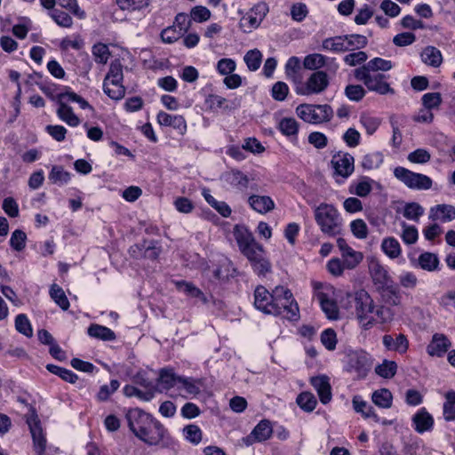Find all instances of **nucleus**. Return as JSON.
I'll list each match as a JSON object with an SVG mask.
<instances>
[{
  "label": "nucleus",
  "instance_id": "1",
  "mask_svg": "<svg viewBox=\"0 0 455 455\" xmlns=\"http://www.w3.org/2000/svg\"><path fill=\"white\" fill-rule=\"evenodd\" d=\"M254 305L267 315H283L289 320L299 318V307L292 293L283 286H276L272 293L265 287L258 286L254 291Z\"/></svg>",
  "mask_w": 455,
  "mask_h": 455
},
{
  "label": "nucleus",
  "instance_id": "2",
  "mask_svg": "<svg viewBox=\"0 0 455 455\" xmlns=\"http://www.w3.org/2000/svg\"><path fill=\"white\" fill-rule=\"evenodd\" d=\"M235 235L241 252L249 260L253 271L259 276L270 272L271 263L263 246L256 242L253 235L246 229H238Z\"/></svg>",
  "mask_w": 455,
  "mask_h": 455
},
{
  "label": "nucleus",
  "instance_id": "3",
  "mask_svg": "<svg viewBox=\"0 0 455 455\" xmlns=\"http://www.w3.org/2000/svg\"><path fill=\"white\" fill-rule=\"evenodd\" d=\"M314 217L320 230L328 236H336L341 234L343 228L342 218L338 210L329 204H321L315 207Z\"/></svg>",
  "mask_w": 455,
  "mask_h": 455
},
{
  "label": "nucleus",
  "instance_id": "4",
  "mask_svg": "<svg viewBox=\"0 0 455 455\" xmlns=\"http://www.w3.org/2000/svg\"><path fill=\"white\" fill-rule=\"evenodd\" d=\"M296 114L303 121L317 124L330 121L333 116V110L327 104H300L296 108Z\"/></svg>",
  "mask_w": 455,
  "mask_h": 455
},
{
  "label": "nucleus",
  "instance_id": "5",
  "mask_svg": "<svg viewBox=\"0 0 455 455\" xmlns=\"http://www.w3.org/2000/svg\"><path fill=\"white\" fill-rule=\"evenodd\" d=\"M394 176L407 188L413 190H427L433 185V180L430 177L414 172L402 166L394 169Z\"/></svg>",
  "mask_w": 455,
  "mask_h": 455
},
{
  "label": "nucleus",
  "instance_id": "6",
  "mask_svg": "<svg viewBox=\"0 0 455 455\" xmlns=\"http://www.w3.org/2000/svg\"><path fill=\"white\" fill-rule=\"evenodd\" d=\"M354 75L358 81H362L364 84L369 91L381 95L395 93V90L385 81L386 76L383 74L355 69Z\"/></svg>",
  "mask_w": 455,
  "mask_h": 455
},
{
  "label": "nucleus",
  "instance_id": "7",
  "mask_svg": "<svg viewBox=\"0 0 455 455\" xmlns=\"http://www.w3.org/2000/svg\"><path fill=\"white\" fill-rule=\"evenodd\" d=\"M372 360L364 351H355L347 355L345 370L355 375L357 379H363L370 371Z\"/></svg>",
  "mask_w": 455,
  "mask_h": 455
},
{
  "label": "nucleus",
  "instance_id": "8",
  "mask_svg": "<svg viewBox=\"0 0 455 455\" xmlns=\"http://www.w3.org/2000/svg\"><path fill=\"white\" fill-rule=\"evenodd\" d=\"M126 419L130 430L137 437L140 434H145V428L152 423L154 418L140 409H132L126 413Z\"/></svg>",
  "mask_w": 455,
  "mask_h": 455
},
{
  "label": "nucleus",
  "instance_id": "9",
  "mask_svg": "<svg viewBox=\"0 0 455 455\" xmlns=\"http://www.w3.org/2000/svg\"><path fill=\"white\" fill-rule=\"evenodd\" d=\"M303 66L306 69L320 71L325 68L328 72L335 74L339 65L334 58H330L321 53L308 54L304 58Z\"/></svg>",
  "mask_w": 455,
  "mask_h": 455
},
{
  "label": "nucleus",
  "instance_id": "10",
  "mask_svg": "<svg viewBox=\"0 0 455 455\" xmlns=\"http://www.w3.org/2000/svg\"><path fill=\"white\" fill-rule=\"evenodd\" d=\"M355 307L356 315L358 318H360L361 322L364 320L366 321L365 323H363V324L364 326L371 325L374 319L373 317H370L369 315L373 313L374 306L372 299L366 291H361L356 293Z\"/></svg>",
  "mask_w": 455,
  "mask_h": 455
},
{
  "label": "nucleus",
  "instance_id": "11",
  "mask_svg": "<svg viewBox=\"0 0 455 455\" xmlns=\"http://www.w3.org/2000/svg\"><path fill=\"white\" fill-rule=\"evenodd\" d=\"M328 85L329 79L326 72L315 71L307 78L299 93L303 95L319 94L324 92Z\"/></svg>",
  "mask_w": 455,
  "mask_h": 455
},
{
  "label": "nucleus",
  "instance_id": "12",
  "mask_svg": "<svg viewBox=\"0 0 455 455\" xmlns=\"http://www.w3.org/2000/svg\"><path fill=\"white\" fill-rule=\"evenodd\" d=\"M144 432V435L140 434L137 437L148 445L159 444L167 434L164 427L156 419L152 420L151 424H148Z\"/></svg>",
  "mask_w": 455,
  "mask_h": 455
},
{
  "label": "nucleus",
  "instance_id": "13",
  "mask_svg": "<svg viewBox=\"0 0 455 455\" xmlns=\"http://www.w3.org/2000/svg\"><path fill=\"white\" fill-rule=\"evenodd\" d=\"M337 245L341 251V260L347 269H354L363 260V256L360 251L352 249L345 239L339 237L337 240Z\"/></svg>",
  "mask_w": 455,
  "mask_h": 455
},
{
  "label": "nucleus",
  "instance_id": "14",
  "mask_svg": "<svg viewBox=\"0 0 455 455\" xmlns=\"http://www.w3.org/2000/svg\"><path fill=\"white\" fill-rule=\"evenodd\" d=\"M354 157L350 154H338L332 156L331 165L335 174L346 179L354 172Z\"/></svg>",
  "mask_w": 455,
  "mask_h": 455
},
{
  "label": "nucleus",
  "instance_id": "15",
  "mask_svg": "<svg viewBox=\"0 0 455 455\" xmlns=\"http://www.w3.org/2000/svg\"><path fill=\"white\" fill-rule=\"evenodd\" d=\"M28 424L33 439V450L36 455L46 454L47 440L40 427V423L36 419H28Z\"/></svg>",
  "mask_w": 455,
  "mask_h": 455
},
{
  "label": "nucleus",
  "instance_id": "16",
  "mask_svg": "<svg viewBox=\"0 0 455 455\" xmlns=\"http://www.w3.org/2000/svg\"><path fill=\"white\" fill-rule=\"evenodd\" d=\"M272 433L273 429L270 421L264 419L257 424L251 435L243 438V441L246 445H251L254 442H263L267 440L271 436Z\"/></svg>",
  "mask_w": 455,
  "mask_h": 455
},
{
  "label": "nucleus",
  "instance_id": "17",
  "mask_svg": "<svg viewBox=\"0 0 455 455\" xmlns=\"http://www.w3.org/2000/svg\"><path fill=\"white\" fill-rule=\"evenodd\" d=\"M311 385L316 390L320 401L326 404L331 400V387L329 382V378L325 375L316 376L311 378Z\"/></svg>",
  "mask_w": 455,
  "mask_h": 455
},
{
  "label": "nucleus",
  "instance_id": "18",
  "mask_svg": "<svg viewBox=\"0 0 455 455\" xmlns=\"http://www.w3.org/2000/svg\"><path fill=\"white\" fill-rule=\"evenodd\" d=\"M428 218L434 221L450 222L455 220V207L451 204H437L429 210Z\"/></svg>",
  "mask_w": 455,
  "mask_h": 455
},
{
  "label": "nucleus",
  "instance_id": "19",
  "mask_svg": "<svg viewBox=\"0 0 455 455\" xmlns=\"http://www.w3.org/2000/svg\"><path fill=\"white\" fill-rule=\"evenodd\" d=\"M157 122L163 126H171L183 134L187 130L185 118L180 115H171L164 111H160L157 115Z\"/></svg>",
  "mask_w": 455,
  "mask_h": 455
},
{
  "label": "nucleus",
  "instance_id": "20",
  "mask_svg": "<svg viewBox=\"0 0 455 455\" xmlns=\"http://www.w3.org/2000/svg\"><path fill=\"white\" fill-rule=\"evenodd\" d=\"M249 205L257 212L264 214L275 208V203L270 196L252 195L248 198Z\"/></svg>",
  "mask_w": 455,
  "mask_h": 455
},
{
  "label": "nucleus",
  "instance_id": "21",
  "mask_svg": "<svg viewBox=\"0 0 455 455\" xmlns=\"http://www.w3.org/2000/svg\"><path fill=\"white\" fill-rule=\"evenodd\" d=\"M451 347V342L443 334H435L430 344L427 346V353L430 355L442 356Z\"/></svg>",
  "mask_w": 455,
  "mask_h": 455
},
{
  "label": "nucleus",
  "instance_id": "22",
  "mask_svg": "<svg viewBox=\"0 0 455 455\" xmlns=\"http://www.w3.org/2000/svg\"><path fill=\"white\" fill-rule=\"evenodd\" d=\"M373 186H379V183L369 177H362L350 185L349 192L357 196L365 197L371 192Z\"/></svg>",
  "mask_w": 455,
  "mask_h": 455
},
{
  "label": "nucleus",
  "instance_id": "23",
  "mask_svg": "<svg viewBox=\"0 0 455 455\" xmlns=\"http://www.w3.org/2000/svg\"><path fill=\"white\" fill-rule=\"evenodd\" d=\"M316 296L321 308L326 316L331 320L338 319L339 307L336 301L332 299H330L329 296L324 292H318Z\"/></svg>",
  "mask_w": 455,
  "mask_h": 455
},
{
  "label": "nucleus",
  "instance_id": "24",
  "mask_svg": "<svg viewBox=\"0 0 455 455\" xmlns=\"http://www.w3.org/2000/svg\"><path fill=\"white\" fill-rule=\"evenodd\" d=\"M412 420L415 430L420 434L431 430L434 425L433 417L425 409H420L413 416Z\"/></svg>",
  "mask_w": 455,
  "mask_h": 455
},
{
  "label": "nucleus",
  "instance_id": "25",
  "mask_svg": "<svg viewBox=\"0 0 455 455\" xmlns=\"http://www.w3.org/2000/svg\"><path fill=\"white\" fill-rule=\"evenodd\" d=\"M383 345L389 350L396 351L403 354L407 351L409 342L403 334H398L395 339L391 335H385L383 337Z\"/></svg>",
  "mask_w": 455,
  "mask_h": 455
},
{
  "label": "nucleus",
  "instance_id": "26",
  "mask_svg": "<svg viewBox=\"0 0 455 455\" xmlns=\"http://www.w3.org/2000/svg\"><path fill=\"white\" fill-rule=\"evenodd\" d=\"M235 268L233 267L232 262L227 258L221 259L213 270L214 277L221 282L228 281L230 277L235 275Z\"/></svg>",
  "mask_w": 455,
  "mask_h": 455
},
{
  "label": "nucleus",
  "instance_id": "27",
  "mask_svg": "<svg viewBox=\"0 0 455 455\" xmlns=\"http://www.w3.org/2000/svg\"><path fill=\"white\" fill-rule=\"evenodd\" d=\"M180 376H177L172 370L162 369L157 378L161 390H169L173 387H179Z\"/></svg>",
  "mask_w": 455,
  "mask_h": 455
},
{
  "label": "nucleus",
  "instance_id": "28",
  "mask_svg": "<svg viewBox=\"0 0 455 455\" xmlns=\"http://www.w3.org/2000/svg\"><path fill=\"white\" fill-rule=\"evenodd\" d=\"M420 57L425 64L434 68H438L443 62L442 52L435 46H427L424 48Z\"/></svg>",
  "mask_w": 455,
  "mask_h": 455
},
{
  "label": "nucleus",
  "instance_id": "29",
  "mask_svg": "<svg viewBox=\"0 0 455 455\" xmlns=\"http://www.w3.org/2000/svg\"><path fill=\"white\" fill-rule=\"evenodd\" d=\"M57 116L60 119L72 127L80 124V119L75 115L73 109L65 101L58 102Z\"/></svg>",
  "mask_w": 455,
  "mask_h": 455
},
{
  "label": "nucleus",
  "instance_id": "30",
  "mask_svg": "<svg viewBox=\"0 0 455 455\" xmlns=\"http://www.w3.org/2000/svg\"><path fill=\"white\" fill-rule=\"evenodd\" d=\"M87 333L92 338L104 341L116 339V334L111 329L97 323L91 324L87 330Z\"/></svg>",
  "mask_w": 455,
  "mask_h": 455
},
{
  "label": "nucleus",
  "instance_id": "31",
  "mask_svg": "<svg viewBox=\"0 0 455 455\" xmlns=\"http://www.w3.org/2000/svg\"><path fill=\"white\" fill-rule=\"evenodd\" d=\"M177 288L180 291L184 292L188 296L191 298H196L204 304L208 303L207 296L197 287H196L193 283H188L186 281H180L176 283Z\"/></svg>",
  "mask_w": 455,
  "mask_h": 455
},
{
  "label": "nucleus",
  "instance_id": "32",
  "mask_svg": "<svg viewBox=\"0 0 455 455\" xmlns=\"http://www.w3.org/2000/svg\"><path fill=\"white\" fill-rule=\"evenodd\" d=\"M277 128L284 136L296 138L299 124L293 117H283L278 121Z\"/></svg>",
  "mask_w": 455,
  "mask_h": 455
},
{
  "label": "nucleus",
  "instance_id": "33",
  "mask_svg": "<svg viewBox=\"0 0 455 455\" xmlns=\"http://www.w3.org/2000/svg\"><path fill=\"white\" fill-rule=\"evenodd\" d=\"M372 280L378 288H384L389 282L387 271L379 263H372L370 267Z\"/></svg>",
  "mask_w": 455,
  "mask_h": 455
},
{
  "label": "nucleus",
  "instance_id": "34",
  "mask_svg": "<svg viewBox=\"0 0 455 455\" xmlns=\"http://www.w3.org/2000/svg\"><path fill=\"white\" fill-rule=\"evenodd\" d=\"M322 49L324 51L340 53L347 51L344 36L326 38L322 43Z\"/></svg>",
  "mask_w": 455,
  "mask_h": 455
},
{
  "label": "nucleus",
  "instance_id": "35",
  "mask_svg": "<svg viewBox=\"0 0 455 455\" xmlns=\"http://www.w3.org/2000/svg\"><path fill=\"white\" fill-rule=\"evenodd\" d=\"M393 68V64L390 60L382 58H373L363 67L357 69L365 70L371 73H377L378 71H388Z\"/></svg>",
  "mask_w": 455,
  "mask_h": 455
},
{
  "label": "nucleus",
  "instance_id": "36",
  "mask_svg": "<svg viewBox=\"0 0 455 455\" xmlns=\"http://www.w3.org/2000/svg\"><path fill=\"white\" fill-rule=\"evenodd\" d=\"M419 267L426 271L433 272L438 269L439 259L432 252H424L419 256Z\"/></svg>",
  "mask_w": 455,
  "mask_h": 455
},
{
  "label": "nucleus",
  "instance_id": "37",
  "mask_svg": "<svg viewBox=\"0 0 455 455\" xmlns=\"http://www.w3.org/2000/svg\"><path fill=\"white\" fill-rule=\"evenodd\" d=\"M136 250L141 251L143 257L150 259H155L160 253V248L156 246V243L153 241L149 243H144L141 245H134L131 247V251L135 253Z\"/></svg>",
  "mask_w": 455,
  "mask_h": 455
},
{
  "label": "nucleus",
  "instance_id": "38",
  "mask_svg": "<svg viewBox=\"0 0 455 455\" xmlns=\"http://www.w3.org/2000/svg\"><path fill=\"white\" fill-rule=\"evenodd\" d=\"M205 201L213 207L221 216L227 218L231 214L230 207L225 202L217 201L207 189L203 190Z\"/></svg>",
  "mask_w": 455,
  "mask_h": 455
},
{
  "label": "nucleus",
  "instance_id": "39",
  "mask_svg": "<svg viewBox=\"0 0 455 455\" xmlns=\"http://www.w3.org/2000/svg\"><path fill=\"white\" fill-rule=\"evenodd\" d=\"M381 249L391 259L398 258L402 251L399 242L394 237L385 238L382 241Z\"/></svg>",
  "mask_w": 455,
  "mask_h": 455
},
{
  "label": "nucleus",
  "instance_id": "40",
  "mask_svg": "<svg viewBox=\"0 0 455 455\" xmlns=\"http://www.w3.org/2000/svg\"><path fill=\"white\" fill-rule=\"evenodd\" d=\"M392 394L387 388L376 390L372 394V402L380 408H390L392 406Z\"/></svg>",
  "mask_w": 455,
  "mask_h": 455
},
{
  "label": "nucleus",
  "instance_id": "41",
  "mask_svg": "<svg viewBox=\"0 0 455 455\" xmlns=\"http://www.w3.org/2000/svg\"><path fill=\"white\" fill-rule=\"evenodd\" d=\"M104 92L112 100H121L125 94V89L122 83L103 82Z\"/></svg>",
  "mask_w": 455,
  "mask_h": 455
},
{
  "label": "nucleus",
  "instance_id": "42",
  "mask_svg": "<svg viewBox=\"0 0 455 455\" xmlns=\"http://www.w3.org/2000/svg\"><path fill=\"white\" fill-rule=\"evenodd\" d=\"M353 407L356 412L362 413L365 418H372L375 421H379V418L375 413L374 409L360 397H354Z\"/></svg>",
  "mask_w": 455,
  "mask_h": 455
},
{
  "label": "nucleus",
  "instance_id": "43",
  "mask_svg": "<svg viewBox=\"0 0 455 455\" xmlns=\"http://www.w3.org/2000/svg\"><path fill=\"white\" fill-rule=\"evenodd\" d=\"M51 298L54 302L63 310H67L69 307V301L63 291L57 284H52L50 290Z\"/></svg>",
  "mask_w": 455,
  "mask_h": 455
},
{
  "label": "nucleus",
  "instance_id": "44",
  "mask_svg": "<svg viewBox=\"0 0 455 455\" xmlns=\"http://www.w3.org/2000/svg\"><path fill=\"white\" fill-rule=\"evenodd\" d=\"M46 369L52 374H55L60 377L63 380L68 381L69 383H76L78 377L72 371L68 370L66 368H62L54 364H47Z\"/></svg>",
  "mask_w": 455,
  "mask_h": 455
},
{
  "label": "nucleus",
  "instance_id": "45",
  "mask_svg": "<svg viewBox=\"0 0 455 455\" xmlns=\"http://www.w3.org/2000/svg\"><path fill=\"white\" fill-rule=\"evenodd\" d=\"M424 214V208L418 203H407L404 205L403 215L410 220L418 221Z\"/></svg>",
  "mask_w": 455,
  "mask_h": 455
},
{
  "label": "nucleus",
  "instance_id": "46",
  "mask_svg": "<svg viewBox=\"0 0 455 455\" xmlns=\"http://www.w3.org/2000/svg\"><path fill=\"white\" fill-rule=\"evenodd\" d=\"M228 181L239 189H244L249 186L248 177L237 170H232L228 173Z\"/></svg>",
  "mask_w": 455,
  "mask_h": 455
},
{
  "label": "nucleus",
  "instance_id": "47",
  "mask_svg": "<svg viewBox=\"0 0 455 455\" xmlns=\"http://www.w3.org/2000/svg\"><path fill=\"white\" fill-rule=\"evenodd\" d=\"M133 382L136 385L142 387L144 389H152V391L157 392V386L154 383L152 379L148 377V372L146 371H138L133 379Z\"/></svg>",
  "mask_w": 455,
  "mask_h": 455
},
{
  "label": "nucleus",
  "instance_id": "48",
  "mask_svg": "<svg viewBox=\"0 0 455 455\" xmlns=\"http://www.w3.org/2000/svg\"><path fill=\"white\" fill-rule=\"evenodd\" d=\"M49 180L60 186L67 184L70 180V173L60 166H53L49 173Z\"/></svg>",
  "mask_w": 455,
  "mask_h": 455
},
{
  "label": "nucleus",
  "instance_id": "49",
  "mask_svg": "<svg viewBox=\"0 0 455 455\" xmlns=\"http://www.w3.org/2000/svg\"><path fill=\"white\" fill-rule=\"evenodd\" d=\"M344 39L347 51L363 48L368 43L366 36L358 34L344 36Z\"/></svg>",
  "mask_w": 455,
  "mask_h": 455
},
{
  "label": "nucleus",
  "instance_id": "50",
  "mask_svg": "<svg viewBox=\"0 0 455 455\" xmlns=\"http://www.w3.org/2000/svg\"><path fill=\"white\" fill-rule=\"evenodd\" d=\"M116 3L121 10L128 12L141 10L148 5V0H116Z\"/></svg>",
  "mask_w": 455,
  "mask_h": 455
},
{
  "label": "nucleus",
  "instance_id": "51",
  "mask_svg": "<svg viewBox=\"0 0 455 455\" xmlns=\"http://www.w3.org/2000/svg\"><path fill=\"white\" fill-rule=\"evenodd\" d=\"M248 68L251 71H256L259 69L261 64L262 54L257 50H250L243 58Z\"/></svg>",
  "mask_w": 455,
  "mask_h": 455
},
{
  "label": "nucleus",
  "instance_id": "52",
  "mask_svg": "<svg viewBox=\"0 0 455 455\" xmlns=\"http://www.w3.org/2000/svg\"><path fill=\"white\" fill-rule=\"evenodd\" d=\"M397 365L393 361L385 360L375 368V372L382 378L390 379L395 376Z\"/></svg>",
  "mask_w": 455,
  "mask_h": 455
},
{
  "label": "nucleus",
  "instance_id": "53",
  "mask_svg": "<svg viewBox=\"0 0 455 455\" xmlns=\"http://www.w3.org/2000/svg\"><path fill=\"white\" fill-rule=\"evenodd\" d=\"M298 405L306 411H312L316 405V399L311 393L305 392L297 397Z\"/></svg>",
  "mask_w": 455,
  "mask_h": 455
},
{
  "label": "nucleus",
  "instance_id": "54",
  "mask_svg": "<svg viewBox=\"0 0 455 455\" xmlns=\"http://www.w3.org/2000/svg\"><path fill=\"white\" fill-rule=\"evenodd\" d=\"M178 389H184L188 395H196L200 393L199 382L191 378L181 377Z\"/></svg>",
  "mask_w": 455,
  "mask_h": 455
},
{
  "label": "nucleus",
  "instance_id": "55",
  "mask_svg": "<svg viewBox=\"0 0 455 455\" xmlns=\"http://www.w3.org/2000/svg\"><path fill=\"white\" fill-rule=\"evenodd\" d=\"M383 162V156L379 153H371L363 156L362 161V166L366 170L377 169L380 166Z\"/></svg>",
  "mask_w": 455,
  "mask_h": 455
},
{
  "label": "nucleus",
  "instance_id": "56",
  "mask_svg": "<svg viewBox=\"0 0 455 455\" xmlns=\"http://www.w3.org/2000/svg\"><path fill=\"white\" fill-rule=\"evenodd\" d=\"M15 327L19 332L27 337H31L33 335L30 322L27 315L24 314H20L16 316Z\"/></svg>",
  "mask_w": 455,
  "mask_h": 455
},
{
  "label": "nucleus",
  "instance_id": "57",
  "mask_svg": "<svg viewBox=\"0 0 455 455\" xmlns=\"http://www.w3.org/2000/svg\"><path fill=\"white\" fill-rule=\"evenodd\" d=\"M443 416L448 421L455 419V392L446 395V402L443 404Z\"/></svg>",
  "mask_w": 455,
  "mask_h": 455
},
{
  "label": "nucleus",
  "instance_id": "58",
  "mask_svg": "<svg viewBox=\"0 0 455 455\" xmlns=\"http://www.w3.org/2000/svg\"><path fill=\"white\" fill-rule=\"evenodd\" d=\"M124 78L123 68L119 62H113L109 67V71L106 76L104 82L122 83Z\"/></svg>",
  "mask_w": 455,
  "mask_h": 455
},
{
  "label": "nucleus",
  "instance_id": "59",
  "mask_svg": "<svg viewBox=\"0 0 455 455\" xmlns=\"http://www.w3.org/2000/svg\"><path fill=\"white\" fill-rule=\"evenodd\" d=\"M92 54L96 62L106 64L108 60L110 52L106 44L99 43L93 45Z\"/></svg>",
  "mask_w": 455,
  "mask_h": 455
},
{
  "label": "nucleus",
  "instance_id": "60",
  "mask_svg": "<svg viewBox=\"0 0 455 455\" xmlns=\"http://www.w3.org/2000/svg\"><path fill=\"white\" fill-rule=\"evenodd\" d=\"M184 34L178 29L176 25L170 26L161 32L163 42L172 44L180 39Z\"/></svg>",
  "mask_w": 455,
  "mask_h": 455
},
{
  "label": "nucleus",
  "instance_id": "61",
  "mask_svg": "<svg viewBox=\"0 0 455 455\" xmlns=\"http://www.w3.org/2000/svg\"><path fill=\"white\" fill-rule=\"evenodd\" d=\"M407 159L413 164H426L430 161L431 155L430 153L425 149V148H418L412 152H411Z\"/></svg>",
  "mask_w": 455,
  "mask_h": 455
},
{
  "label": "nucleus",
  "instance_id": "62",
  "mask_svg": "<svg viewBox=\"0 0 455 455\" xmlns=\"http://www.w3.org/2000/svg\"><path fill=\"white\" fill-rule=\"evenodd\" d=\"M185 438L193 444H198L202 440V431L196 425H188L183 428Z\"/></svg>",
  "mask_w": 455,
  "mask_h": 455
},
{
  "label": "nucleus",
  "instance_id": "63",
  "mask_svg": "<svg viewBox=\"0 0 455 455\" xmlns=\"http://www.w3.org/2000/svg\"><path fill=\"white\" fill-rule=\"evenodd\" d=\"M360 122L362 125L365 128L366 132L369 135H371L377 131L381 121L379 117L363 115L360 118Z\"/></svg>",
  "mask_w": 455,
  "mask_h": 455
},
{
  "label": "nucleus",
  "instance_id": "64",
  "mask_svg": "<svg viewBox=\"0 0 455 455\" xmlns=\"http://www.w3.org/2000/svg\"><path fill=\"white\" fill-rule=\"evenodd\" d=\"M26 240H27L26 234L23 231L20 230V229H16L12 234V236H11V239H10V245L15 251H20L26 246Z\"/></svg>",
  "mask_w": 455,
  "mask_h": 455
}]
</instances>
